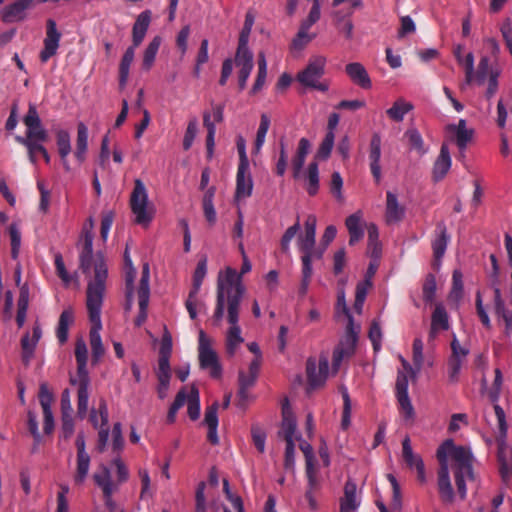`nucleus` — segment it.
I'll list each match as a JSON object with an SVG mask.
<instances>
[{"mask_svg":"<svg viewBox=\"0 0 512 512\" xmlns=\"http://www.w3.org/2000/svg\"><path fill=\"white\" fill-rule=\"evenodd\" d=\"M150 22V10H145L138 15L132 28V45H134V47H138L142 43L149 28Z\"/></svg>","mask_w":512,"mask_h":512,"instance_id":"bb28decb","label":"nucleus"},{"mask_svg":"<svg viewBox=\"0 0 512 512\" xmlns=\"http://www.w3.org/2000/svg\"><path fill=\"white\" fill-rule=\"evenodd\" d=\"M450 239L451 237L447 232L445 223L443 221L438 222L436 225V229L434 231V238L432 239L431 242V247L433 251L432 267L435 270H438L440 268L442 258L445 255Z\"/></svg>","mask_w":512,"mask_h":512,"instance_id":"ddd939ff","label":"nucleus"},{"mask_svg":"<svg viewBox=\"0 0 512 512\" xmlns=\"http://www.w3.org/2000/svg\"><path fill=\"white\" fill-rule=\"evenodd\" d=\"M198 358L201 369L209 370L212 378L219 379L222 376V366L216 351L211 346V340L201 329L199 331Z\"/></svg>","mask_w":512,"mask_h":512,"instance_id":"0eeeda50","label":"nucleus"},{"mask_svg":"<svg viewBox=\"0 0 512 512\" xmlns=\"http://www.w3.org/2000/svg\"><path fill=\"white\" fill-rule=\"evenodd\" d=\"M251 437L252 441L260 453H264L265 451V441H266V433L265 431L257 424L252 425L251 427Z\"/></svg>","mask_w":512,"mask_h":512,"instance_id":"0e129e2a","label":"nucleus"},{"mask_svg":"<svg viewBox=\"0 0 512 512\" xmlns=\"http://www.w3.org/2000/svg\"><path fill=\"white\" fill-rule=\"evenodd\" d=\"M491 72L494 71L491 70L490 68V62L488 57H482L478 63L476 73H474V80H476V82L479 85H482L485 82L486 78L488 76L490 77Z\"/></svg>","mask_w":512,"mask_h":512,"instance_id":"e2e57ef3","label":"nucleus"},{"mask_svg":"<svg viewBox=\"0 0 512 512\" xmlns=\"http://www.w3.org/2000/svg\"><path fill=\"white\" fill-rule=\"evenodd\" d=\"M172 354V336L166 325H163V335L160 343L157 378L171 379L170 357Z\"/></svg>","mask_w":512,"mask_h":512,"instance_id":"9b49d317","label":"nucleus"},{"mask_svg":"<svg viewBox=\"0 0 512 512\" xmlns=\"http://www.w3.org/2000/svg\"><path fill=\"white\" fill-rule=\"evenodd\" d=\"M397 400L401 410L404 412V420L413 423L415 419V411L410 401L409 395L398 396Z\"/></svg>","mask_w":512,"mask_h":512,"instance_id":"338daca9","label":"nucleus"},{"mask_svg":"<svg viewBox=\"0 0 512 512\" xmlns=\"http://www.w3.org/2000/svg\"><path fill=\"white\" fill-rule=\"evenodd\" d=\"M186 400L188 416L192 421H195L200 416V400L199 391L194 385L191 387L189 396L186 395Z\"/></svg>","mask_w":512,"mask_h":512,"instance_id":"49530a36","label":"nucleus"},{"mask_svg":"<svg viewBox=\"0 0 512 512\" xmlns=\"http://www.w3.org/2000/svg\"><path fill=\"white\" fill-rule=\"evenodd\" d=\"M251 268L252 266L247 255H244L240 273H237L231 267H227L224 273H219L214 320H221L225 310L227 312V320H238L240 303L245 294L242 276L248 273Z\"/></svg>","mask_w":512,"mask_h":512,"instance_id":"f03ea898","label":"nucleus"},{"mask_svg":"<svg viewBox=\"0 0 512 512\" xmlns=\"http://www.w3.org/2000/svg\"><path fill=\"white\" fill-rule=\"evenodd\" d=\"M323 249H316L315 246L313 247L312 252L310 253L309 257V271L307 272L305 270V264L302 262V281L300 286V293L305 294L307 292L311 277H312V260L313 259H321L323 256Z\"/></svg>","mask_w":512,"mask_h":512,"instance_id":"ea45409f","label":"nucleus"},{"mask_svg":"<svg viewBox=\"0 0 512 512\" xmlns=\"http://www.w3.org/2000/svg\"><path fill=\"white\" fill-rule=\"evenodd\" d=\"M161 45V37L155 36L144 51L142 68L149 71L154 64L156 55Z\"/></svg>","mask_w":512,"mask_h":512,"instance_id":"a19ab883","label":"nucleus"},{"mask_svg":"<svg viewBox=\"0 0 512 512\" xmlns=\"http://www.w3.org/2000/svg\"><path fill=\"white\" fill-rule=\"evenodd\" d=\"M88 147V129L86 125L80 122L77 126V140L75 157L79 162L85 160V153Z\"/></svg>","mask_w":512,"mask_h":512,"instance_id":"e433bc0d","label":"nucleus"},{"mask_svg":"<svg viewBox=\"0 0 512 512\" xmlns=\"http://www.w3.org/2000/svg\"><path fill=\"white\" fill-rule=\"evenodd\" d=\"M356 488V484L351 480L345 483L344 497L340 499V510L355 511L357 509Z\"/></svg>","mask_w":512,"mask_h":512,"instance_id":"f704fd0d","label":"nucleus"},{"mask_svg":"<svg viewBox=\"0 0 512 512\" xmlns=\"http://www.w3.org/2000/svg\"><path fill=\"white\" fill-rule=\"evenodd\" d=\"M414 108L413 104L405 101L403 98L397 99L393 105L386 111L387 116L395 121H403L405 115L412 111Z\"/></svg>","mask_w":512,"mask_h":512,"instance_id":"473e14b6","label":"nucleus"},{"mask_svg":"<svg viewBox=\"0 0 512 512\" xmlns=\"http://www.w3.org/2000/svg\"><path fill=\"white\" fill-rule=\"evenodd\" d=\"M203 124L205 128L207 129V136H206V149H207V156L208 158H211L214 151V138L216 133V127L214 122L211 120V114L210 112H204L203 114Z\"/></svg>","mask_w":512,"mask_h":512,"instance_id":"c03bdc74","label":"nucleus"},{"mask_svg":"<svg viewBox=\"0 0 512 512\" xmlns=\"http://www.w3.org/2000/svg\"><path fill=\"white\" fill-rule=\"evenodd\" d=\"M316 223L317 219L314 215H309L305 221V233L298 239L299 250L302 253L301 261L305 264V270L309 271V257L315 246L316 240Z\"/></svg>","mask_w":512,"mask_h":512,"instance_id":"f8f14e48","label":"nucleus"},{"mask_svg":"<svg viewBox=\"0 0 512 512\" xmlns=\"http://www.w3.org/2000/svg\"><path fill=\"white\" fill-rule=\"evenodd\" d=\"M451 164L452 160L448 145L446 143H443L440 148V153L433 165V180L435 182L442 180L450 170Z\"/></svg>","mask_w":512,"mask_h":512,"instance_id":"b1692460","label":"nucleus"},{"mask_svg":"<svg viewBox=\"0 0 512 512\" xmlns=\"http://www.w3.org/2000/svg\"><path fill=\"white\" fill-rule=\"evenodd\" d=\"M87 362L77 363V378H70V384H78L77 391V414L78 417L84 419L88 410V398L89 392L88 387L90 384V378L86 367Z\"/></svg>","mask_w":512,"mask_h":512,"instance_id":"9d476101","label":"nucleus"},{"mask_svg":"<svg viewBox=\"0 0 512 512\" xmlns=\"http://www.w3.org/2000/svg\"><path fill=\"white\" fill-rule=\"evenodd\" d=\"M56 144L58 148V153L61 158L62 164L66 171L70 170L69 163L67 161V157L71 152V142L70 135L66 130H58L56 132Z\"/></svg>","mask_w":512,"mask_h":512,"instance_id":"7c9ffc66","label":"nucleus"},{"mask_svg":"<svg viewBox=\"0 0 512 512\" xmlns=\"http://www.w3.org/2000/svg\"><path fill=\"white\" fill-rule=\"evenodd\" d=\"M233 325L230 327L228 333H227V341H226V349L227 353L230 356H233L235 354L236 348L238 345H240L244 339L241 337V330L240 328L235 325L236 322H232Z\"/></svg>","mask_w":512,"mask_h":512,"instance_id":"de8ad7c7","label":"nucleus"},{"mask_svg":"<svg viewBox=\"0 0 512 512\" xmlns=\"http://www.w3.org/2000/svg\"><path fill=\"white\" fill-rule=\"evenodd\" d=\"M42 336L41 328L37 325L34 326L32 335L29 332L25 333L21 338L22 349V362L25 366L30 364L31 359L34 357V352Z\"/></svg>","mask_w":512,"mask_h":512,"instance_id":"5701e85b","label":"nucleus"},{"mask_svg":"<svg viewBox=\"0 0 512 512\" xmlns=\"http://www.w3.org/2000/svg\"><path fill=\"white\" fill-rule=\"evenodd\" d=\"M186 402V392L185 388H182L177 394L176 397L171 404L168 414H167V422L174 423L176 419V414L178 410L184 405Z\"/></svg>","mask_w":512,"mask_h":512,"instance_id":"052dcab7","label":"nucleus"},{"mask_svg":"<svg viewBox=\"0 0 512 512\" xmlns=\"http://www.w3.org/2000/svg\"><path fill=\"white\" fill-rule=\"evenodd\" d=\"M402 457L409 468H415L419 461H423L419 455L413 453L408 436L402 441Z\"/></svg>","mask_w":512,"mask_h":512,"instance_id":"603ef678","label":"nucleus"},{"mask_svg":"<svg viewBox=\"0 0 512 512\" xmlns=\"http://www.w3.org/2000/svg\"><path fill=\"white\" fill-rule=\"evenodd\" d=\"M33 2H37V0H16L10 5H7L1 13L2 21L5 23H13L24 20L26 10L32 6Z\"/></svg>","mask_w":512,"mask_h":512,"instance_id":"412c9836","label":"nucleus"},{"mask_svg":"<svg viewBox=\"0 0 512 512\" xmlns=\"http://www.w3.org/2000/svg\"><path fill=\"white\" fill-rule=\"evenodd\" d=\"M93 221L90 218L83 227L77 248L79 269L87 278L86 308L89 320H100L108 278V266L103 252L93 254Z\"/></svg>","mask_w":512,"mask_h":512,"instance_id":"f257e3e1","label":"nucleus"},{"mask_svg":"<svg viewBox=\"0 0 512 512\" xmlns=\"http://www.w3.org/2000/svg\"><path fill=\"white\" fill-rule=\"evenodd\" d=\"M494 411H495V415L498 420V428H499L498 435L496 436V441L500 440L501 443L503 444V439H507V431H508L506 415H505L504 410L498 404L494 405Z\"/></svg>","mask_w":512,"mask_h":512,"instance_id":"4d7b16f0","label":"nucleus"},{"mask_svg":"<svg viewBox=\"0 0 512 512\" xmlns=\"http://www.w3.org/2000/svg\"><path fill=\"white\" fill-rule=\"evenodd\" d=\"M436 277L434 274L429 273L426 275L423 286H422V295L423 300L426 305H432L435 302L436 296Z\"/></svg>","mask_w":512,"mask_h":512,"instance_id":"37998d69","label":"nucleus"},{"mask_svg":"<svg viewBox=\"0 0 512 512\" xmlns=\"http://www.w3.org/2000/svg\"><path fill=\"white\" fill-rule=\"evenodd\" d=\"M446 131L454 135L455 143L463 155L468 143L473 138L474 130L467 128V122L465 119H460L457 124H448L446 126Z\"/></svg>","mask_w":512,"mask_h":512,"instance_id":"4be33fe9","label":"nucleus"},{"mask_svg":"<svg viewBox=\"0 0 512 512\" xmlns=\"http://www.w3.org/2000/svg\"><path fill=\"white\" fill-rule=\"evenodd\" d=\"M269 127H270V118L268 117V115L262 114L261 119H260V124H259L257 134H256L255 144H254L255 149L257 151H259L262 148V146L265 142L266 134L269 130Z\"/></svg>","mask_w":512,"mask_h":512,"instance_id":"6e6d98bb","label":"nucleus"},{"mask_svg":"<svg viewBox=\"0 0 512 512\" xmlns=\"http://www.w3.org/2000/svg\"><path fill=\"white\" fill-rule=\"evenodd\" d=\"M219 404L215 401L212 405L208 406L205 410L204 415V424L208 427L207 440L212 445L219 444V438L217 435V427H218V410Z\"/></svg>","mask_w":512,"mask_h":512,"instance_id":"a878e982","label":"nucleus"},{"mask_svg":"<svg viewBox=\"0 0 512 512\" xmlns=\"http://www.w3.org/2000/svg\"><path fill=\"white\" fill-rule=\"evenodd\" d=\"M345 72L351 81L363 89H370L372 82L365 67L359 62L349 63L345 67Z\"/></svg>","mask_w":512,"mask_h":512,"instance_id":"393cba45","label":"nucleus"},{"mask_svg":"<svg viewBox=\"0 0 512 512\" xmlns=\"http://www.w3.org/2000/svg\"><path fill=\"white\" fill-rule=\"evenodd\" d=\"M496 442L498 446L499 473L502 481L508 485L512 478V447L507 446L506 439H503V444L500 440Z\"/></svg>","mask_w":512,"mask_h":512,"instance_id":"aec40b11","label":"nucleus"},{"mask_svg":"<svg viewBox=\"0 0 512 512\" xmlns=\"http://www.w3.org/2000/svg\"><path fill=\"white\" fill-rule=\"evenodd\" d=\"M93 478L95 483L101 487L103 495H108L110 491H113L110 470L108 467L102 466L101 472L95 473Z\"/></svg>","mask_w":512,"mask_h":512,"instance_id":"3c124183","label":"nucleus"},{"mask_svg":"<svg viewBox=\"0 0 512 512\" xmlns=\"http://www.w3.org/2000/svg\"><path fill=\"white\" fill-rule=\"evenodd\" d=\"M464 282L463 274L459 269L452 273L451 287L447 295V306L452 311H458L464 300Z\"/></svg>","mask_w":512,"mask_h":512,"instance_id":"6ab92c4d","label":"nucleus"},{"mask_svg":"<svg viewBox=\"0 0 512 512\" xmlns=\"http://www.w3.org/2000/svg\"><path fill=\"white\" fill-rule=\"evenodd\" d=\"M123 448L124 438L122 435V424L120 422H116L114 423L112 429V451L116 454V456H120Z\"/></svg>","mask_w":512,"mask_h":512,"instance_id":"13d9d810","label":"nucleus"},{"mask_svg":"<svg viewBox=\"0 0 512 512\" xmlns=\"http://www.w3.org/2000/svg\"><path fill=\"white\" fill-rule=\"evenodd\" d=\"M300 230V223L299 219H297L296 223L292 226H290L285 233L283 234L281 241H280V247L281 251L285 254H288L290 251V243L292 239L296 236V234Z\"/></svg>","mask_w":512,"mask_h":512,"instance_id":"680f3d73","label":"nucleus"},{"mask_svg":"<svg viewBox=\"0 0 512 512\" xmlns=\"http://www.w3.org/2000/svg\"><path fill=\"white\" fill-rule=\"evenodd\" d=\"M136 269L133 267L125 268V310H130L134 301V279Z\"/></svg>","mask_w":512,"mask_h":512,"instance_id":"58836bf2","label":"nucleus"},{"mask_svg":"<svg viewBox=\"0 0 512 512\" xmlns=\"http://www.w3.org/2000/svg\"><path fill=\"white\" fill-rule=\"evenodd\" d=\"M54 262H55L56 274L63 281V283L66 286H68L73 281V277L66 270L63 257L60 253H57L55 255Z\"/></svg>","mask_w":512,"mask_h":512,"instance_id":"69168bd1","label":"nucleus"},{"mask_svg":"<svg viewBox=\"0 0 512 512\" xmlns=\"http://www.w3.org/2000/svg\"><path fill=\"white\" fill-rule=\"evenodd\" d=\"M360 325L355 322H348L345 334L340 339L339 344L333 351L332 369L337 373L342 360L345 357H351L355 353L356 344L360 333Z\"/></svg>","mask_w":512,"mask_h":512,"instance_id":"39448f33","label":"nucleus"},{"mask_svg":"<svg viewBox=\"0 0 512 512\" xmlns=\"http://www.w3.org/2000/svg\"><path fill=\"white\" fill-rule=\"evenodd\" d=\"M215 192L216 188L214 186L207 188L202 199L204 217L210 225L215 224L217 219L213 203Z\"/></svg>","mask_w":512,"mask_h":512,"instance_id":"72a5a7b5","label":"nucleus"},{"mask_svg":"<svg viewBox=\"0 0 512 512\" xmlns=\"http://www.w3.org/2000/svg\"><path fill=\"white\" fill-rule=\"evenodd\" d=\"M441 449L444 452V461L447 462V456L450 455L454 461V474L457 491L464 499L466 497V480L473 481L475 479L473 473V461L474 457L469 447L455 446L452 439L445 440L437 449L439 452Z\"/></svg>","mask_w":512,"mask_h":512,"instance_id":"7ed1b4c3","label":"nucleus"},{"mask_svg":"<svg viewBox=\"0 0 512 512\" xmlns=\"http://www.w3.org/2000/svg\"><path fill=\"white\" fill-rule=\"evenodd\" d=\"M404 209L399 205L397 196L388 191L386 193V220L388 223H395L403 218Z\"/></svg>","mask_w":512,"mask_h":512,"instance_id":"2f4dec72","label":"nucleus"},{"mask_svg":"<svg viewBox=\"0 0 512 512\" xmlns=\"http://www.w3.org/2000/svg\"><path fill=\"white\" fill-rule=\"evenodd\" d=\"M442 450L443 449L436 452L440 464L438 471V489L442 501L452 503L454 500V492L450 482L448 463L444 461V452Z\"/></svg>","mask_w":512,"mask_h":512,"instance_id":"dca6fc26","label":"nucleus"},{"mask_svg":"<svg viewBox=\"0 0 512 512\" xmlns=\"http://www.w3.org/2000/svg\"><path fill=\"white\" fill-rule=\"evenodd\" d=\"M101 328V322H94L93 326L90 329V346L94 361H97L104 354V347L102 345L100 336Z\"/></svg>","mask_w":512,"mask_h":512,"instance_id":"c9c22d12","label":"nucleus"},{"mask_svg":"<svg viewBox=\"0 0 512 512\" xmlns=\"http://www.w3.org/2000/svg\"><path fill=\"white\" fill-rule=\"evenodd\" d=\"M39 401L42 407L43 412L52 411L51 405L54 401V395L49 390L48 384L46 382H42L39 386Z\"/></svg>","mask_w":512,"mask_h":512,"instance_id":"bf43d9fd","label":"nucleus"},{"mask_svg":"<svg viewBox=\"0 0 512 512\" xmlns=\"http://www.w3.org/2000/svg\"><path fill=\"white\" fill-rule=\"evenodd\" d=\"M235 64L239 69L242 68H250L253 69V54L249 50L248 45L238 44L236 55H235Z\"/></svg>","mask_w":512,"mask_h":512,"instance_id":"a18cd8bd","label":"nucleus"},{"mask_svg":"<svg viewBox=\"0 0 512 512\" xmlns=\"http://www.w3.org/2000/svg\"><path fill=\"white\" fill-rule=\"evenodd\" d=\"M207 273V257H202L196 266L193 274V285L189 292L188 298L186 299L185 306L191 319H195L198 316L205 314L206 307L197 298L200 287Z\"/></svg>","mask_w":512,"mask_h":512,"instance_id":"423d86ee","label":"nucleus"},{"mask_svg":"<svg viewBox=\"0 0 512 512\" xmlns=\"http://www.w3.org/2000/svg\"><path fill=\"white\" fill-rule=\"evenodd\" d=\"M90 466V456L87 455H77V468L74 476V481L76 484L81 485L85 481Z\"/></svg>","mask_w":512,"mask_h":512,"instance_id":"8fccbe9b","label":"nucleus"},{"mask_svg":"<svg viewBox=\"0 0 512 512\" xmlns=\"http://www.w3.org/2000/svg\"><path fill=\"white\" fill-rule=\"evenodd\" d=\"M150 269L149 264L144 263L142 266L141 279L137 289L139 313L135 320H146L147 319V308L150 298Z\"/></svg>","mask_w":512,"mask_h":512,"instance_id":"2eb2a0df","label":"nucleus"},{"mask_svg":"<svg viewBox=\"0 0 512 512\" xmlns=\"http://www.w3.org/2000/svg\"><path fill=\"white\" fill-rule=\"evenodd\" d=\"M381 146H382V139L379 133H373L370 139L369 143V150H368V160H369V168L371 171V174L375 180V182L378 184L381 181L382 178V171H381Z\"/></svg>","mask_w":512,"mask_h":512,"instance_id":"a211bd4d","label":"nucleus"},{"mask_svg":"<svg viewBox=\"0 0 512 512\" xmlns=\"http://www.w3.org/2000/svg\"><path fill=\"white\" fill-rule=\"evenodd\" d=\"M148 194L144 183L140 179L134 181V188L130 197V207L135 214V222L142 226H148L153 215L147 211Z\"/></svg>","mask_w":512,"mask_h":512,"instance_id":"6e6552de","label":"nucleus"},{"mask_svg":"<svg viewBox=\"0 0 512 512\" xmlns=\"http://www.w3.org/2000/svg\"><path fill=\"white\" fill-rule=\"evenodd\" d=\"M368 337L373 345L374 352H378L381 349V340H382V329L379 325V322H372Z\"/></svg>","mask_w":512,"mask_h":512,"instance_id":"774afa93","label":"nucleus"},{"mask_svg":"<svg viewBox=\"0 0 512 512\" xmlns=\"http://www.w3.org/2000/svg\"><path fill=\"white\" fill-rule=\"evenodd\" d=\"M329 360L326 355L321 354L318 363L315 358H308L306 362V374L308 380L307 393L322 387L328 377Z\"/></svg>","mask_w":512,"mask_h":512,"instance_id":"1a4fd4ad","label":"nucleus"},{"mask_svg":"<svg viewBox=\"0 0 512 512\" xmlns=\"http://www.w3.org/2000/svg\"><path fill=\"white\" fill-rule=\"evenodd\" d=\"M335 135L334 132L328 131L321 142L316 157L320 160H326L329 158L331 151L334 146Z\"/></svg>","mask_w":512,"mask_h":512,"instance_id":"5fc2aeb1","label":"nucleus"},{"mask_svg":"<svg viewBox=\"0 0 512 512\" xmlns=\"http://www.w3.org/2000/svg\"><path fill=\"white\" fill-rule=\"evenodd\" d=\"M61 33L57 29V24L53 19L46 21V36L44 39V48L41 50L39 58L42 63H46L51 57L56 55L59 48Z\"/></svg>","mask_w":512,"mask_h":512,"instance_id":"4468645a","label":"nucleus"},{"mask_svg":"<svg viewBox=\"0 0 512 512\" xmlns=\"http://www.w3.org/2000/svg\"><path fill=\"white\" fill-rule=\"evenodd\" d=\"M136 48L137 47H134V45L128 47L121 59L119 65V83L121 86H124L127 83L130 66L134 60Z\"/></svg>","mask_w":512,"mask_h":512,"instance_id":"4c0bfd02","label":"nucleus"},{"mask_svg":"<svg viewBox=\"0 0 512 512\" xmlns=\"http://www.w3.org/2000/svg\"><path fill=\"white\" fill-rule=\"evenodd\" d=\"M99 413L101 417V428L98 432V440L96 444V450L99 453H103L106 450L108 438H109V428L107 427L108 424V409L107 404L105 400H101L99 404Z\"/></svg>","mask_w":512,"mask_h":512,"instance_id":"c85d7f7f","label":"nucleus"},{"mask_svg":"<svg viewBox=\"0 0 512 512\" xmlns=\"http://www.w3.org/2000/svg\"><path fill=\"white\" fill-rule=\"evenodd\" d=\"M27 426H28L29 432L31 433V435L34 439V444L32 446L31 452L35 453L38 449V445L41 442V435H40L39 429H38L37 417L33 411H28V413H27Z\"/></svg>","mask_w":512,"mask_h":512,"instance_id":"864d4df0","label":"nucleus"},{"mask_svg":"<svg viewBox=\"0 0 512 512\" xmlns=\"http://www.w3.org/2000/svg\"><path fill=\"white\" fill-rule=\"evenodd\" d=\"M253 182L249 173V163L246 153L243 152V157L239 162L237 175H236V197L246 198L252 194Z\"/></svg>","mask_w":512,"mask_h":512,"instance_id":"f3484780","label":"nucleus"},{"mask_svg":"<svg viewBox=\"0 0 512 512\" xmlns=\"http://www.w3.org/2000/svg\"><path fill=\"white\" fill-rule=\"evenodd\" d=\"M307 185L306 190L310 196H315L319 190V169L317 162H311L308 165L306 175Z\"/></svg>","mask_w":512,"mask_h":512,"instance_id":"79ce46f5","label":"nucleus"},{"mask_svg":"<svg viewBox=\"0 0 512 512\" xmlns=\"http://www.w3.org/2000/svg\"><path fill=\"white\" fill-rule=\"evenodd\" d=\"M346 228L349 232V244L355 245L364 236V230L362 225V214L360 211L351 214L346 218Z\"/></svg>","mask_w":512,"mask_h":512,"instance_id":"cd10ccee","label":"nucleus"},{"mask_svg":"<svg viewBox=\"0 0 512 512\" xmlns=\"http://www.w3.org/2000/svg\"><path fill=\"white\" fill-rule=\"evenodd\" d=\"M326 63L327 59L322 55L311 57L306 67L297 74V81L304 87L326 92L329 89V85L320 82V79L325 74Z\"/></svg>","mask_w":512,"mask_h":512,"instance_id":"20e7f679","label":"nucleus"},{"mask_svg":"<svg viewBox=\"0 0 512 512\" xmlns=\"http://www.w3.org/2000/svg\"><path fill=\"white\" fill-rule=\"evenodd\" d=\"M257 377L246 374L243 370L238 373V385L239 389L237 396L239 398V405L244 407L250 399L248 392L249 388L253 387L256 383Z\"/></svg>","mask_w":512,"mask_h":512,"instance_id":"c756f323","label":"nucleus"},{"mask_svg":"<svg viewBox=\"0 0 512 512\" xmlns=\"http://www.w3.org/2000/svg\"><path fill=\"white\" fill-rule=\"evenodd\" d=\"M296 419L294 416L282 417L281 430L278 432V436L282 437L286 443L294 442L293 436L296 431Z\"/></svg>","mask_w":512,"mask_h":512,"instance_id":"09e8293b","label":"nucleus"}]
</instances>
